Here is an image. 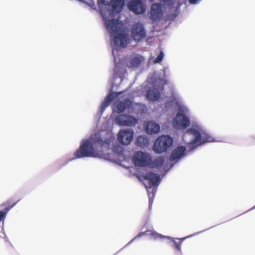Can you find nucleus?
Returning a JSON list of instances; mask_svg holds the SVG:
<instances>
[{"instance_id":"obj_1","label":"nucleus","mask_w":255,"mask_h":255,"mask_svg":"<svg viewBox=\"0 0 255 255\" xmlns=\"http://www.w3.org/2000/svg\"><path fill=\"white\" fill-rule=\"evenodd\" d=\"M124 4V0H98L100 12L113 43V54L115 63L113 85L115 86L122 81L126 73L123 60L119 58L118 53L127 46L129 40L128 30L123 23L115 18L123 10Z\"/></svg>"},{"instance_id":"obj_2","label":"nucleus","mask_w":255,"mask_h":255,"mask_svg":"<svg viewBox=\"0 0 255 255\" xmlns=\"http://www.w3.org/2000/svg\"><path fill=\"white\" fill-rule=\"evenodd\" d=\"M123 148L119 145L114 134L110 131L102 130L81 140L79 148L75 151L76 158L101 157L120 163L125 159Z\"/></svg>"},{"instance_id":"obj_3","label":"nucleus","mask_w":255,"mask_h":255,"mask_svg":"<svg viewBox=\"0 0 255 255\" xmlns=\"http://www.w3.org/2000/svg\"><path fill=\"white\" fill-rule=\"evenodd\" d=\"M190 125L189 117L180 114H176L171 122V126L174 129L181 130L186 129L183 133L182 139L191 149L207 142L219 141L201 123L193 122L191 127L187 128Z\"/></svg>"},{"instance_id":"obj_4","label":"nucleus","mask_w":255,"mask_h":255,"mask_svg":"<svg viewBox=\"0 0 255 255\" xmlns=\"http://www.w3.org/2000/svg\"><path fill=\"white\" fill-rule=\"evenodd\" d=\"M122 94V92L118 93L111 92L101 104L100 109V115L104 112L106 108L110 105L111 102L114 100H116V101L112 106L114 112L120 113L123 112L125 110H128V112L130 113L131 101L121 96Z\"/></svg>"},{"instance_id":"obj_5","label":"nucleus","mask_w":255,"mask_h":255,"mask_svg":"<svg viewBox=\"0 0 255 255\" xmlns=\"http://www.w3.org/2000/svg\"><path fill=\"white\" fill-rule=\"evenodd\" d=\"M167 68L163 70V76L160 77L157 73L150 75L147 78V82L151 85V87L147 91L146 97L148 100L154 102L158 100L161 94H163V86L167 83V81L163 77L165 76Z\"/></svg>"},{"instance_id":"obj_6","label":"nucleus","mask_w":255,"mask_h":255,"mask_svg":"<svg viewBox=\"0 0 255 255\" xmlns=\"http://www.w3.org/2000/svg\"><path fill=\"white\" fill-rule=\"evenodd\" d=\"M177 110L176 114L182 116H187L189 113V108L183 102L181 95L175 90L171 91V95L169 100L164 105L162 110L163 112H173Z\"/></svg>"},{"instance_id":"obj_7","label":"nucleus","mask_w":255,"mask_h":255,"mask_svg":"<svg viewBox=\"0 0 255 255\" xmlns=\"http://www.w3.org/2000/svg\"><path fill=\"white\" fill-rule=\"evenodd\" d=\"M160 181V176L152 172H148L143 176L142 182L148 193L149 204L153 201V198L156 192L157 186L159 185Z\"/></svg>"},{"instance_id":"obj_8","label":"nucleus","mask_w":255,"mask_h":255,"mask_svg":"<svg viewBox=\"0 0 255 255\" xmlns=\"http://www.w3.org/2000/svg\"><path fill=\"white\" fill-rule=\"evenodd\" d=\"M173 139L169 135H161L155 140L153 150L157 153H161L166 151L173 144Z\"/></svg>"},{"instance_id":"obj_9","label":"nucleus","mask_w":255,"mask_h":255,"mask_svg":"<svg viewBox=\"0 0 255 255\" xmlns=\"http://www.w3.org/2000/svg\"><path fill=\"white\" fill-rule=\"evenodd\" d=\"M149 18L154 22H159L163 19L169 20L167 18V13L164 17L162 5L159 3H153L150 8Z\"/></svg>"},{"instance_id":"obj_10","label":"nucleus","mask_w":255,"mask_h":255,"mask_svg":"<svg viewBox=\"0 0 255 255\" xmlns=\"http://www.w3.org/2000/svg\"><path fill=\"white\" fill-rule=\"evenodd\" d=\"M151 159L150 154L142 151L136 152L132 157V161L136 166H146L150 163Z\"/></svg>"},{"instance_id":"obj_11","label":"nucleus","mask_w":255,"mask_h":255,"mask_svg":"<svg viewBox=\"0 0 255 255\" xmlns=\"http://www.w3.org/2000/svg\"><path fill=\"white\" fill-rule=\"evenodd\" d=\"M115 123L123 127H132L137 123L136 118L130 115L122 114L118 115L115 119Z\"/></svg>"},{"instance_id":"obj_12","label":"nucleus","mask_w":255,"mask_h":255,"mask_svg":"<svg viewBox=\"0 0 255 255\" xmlns=\"http://www.w3.org/2000/svg\"><path fill=\"white\" fill-rule=\"evenodd\" d=\"M134 131L131 128L120 129L117 135L118 141L124 145H128L132 141Z\"/></svg>"},{"instance_id":"obj_13","label":"nucleus","mask_w":255,"mask_h":255,"mask_svg":"<svg viewBox=\"0 0 255 255\" xmlns=\"http://www.w3.org/2000/svg\"><path fill=\"white\" fill-rule=\"evenodd\" d=\"M146 33L143 24L137 22L131 27V36L136 41H139L146 37Z\"/></svg>"},{"instance_id":"obj_14","label":"nucleus","mask_w":255,"mask_h":255,"mask_svg":"<svg viewBox=\"0 0 255 255\" xmlns=\"http://www.w3.org/2000/svg\"><path fill=\"white\" fill-rule=\"evenodd\" d=\"M128 9L135 14L139 15L145 12V6L140 0H131L127 4Z\"/></svg>"},{"instance_id":"obj_15","label":"nucleus","mask_w":255,"mask_h":255,"mask_svg":"<svg viewBox=\"0 0 255 255\" xmlns=\"http://www.w3.org/2000/svg\"><path fill=\"white\" fill-rule=\"evenodd\" d=\"M145 60L142 55L134 53L129 56L128 61L126 64L128 67L135 69L138 68Z\"/></svg>"},{"instance_id":"obj_16","label":"nucleus","mask_w":255,"mask_h":255,"mask_svg":"<svg viewBox=\"0 0 255 255\" xmlns=\"http://www.w3.org/2000/svg\"><path fill=\"white\" fill-rule=\"evenodd\" d=\"M186 155V148L184 146H179L175 148L170 156V161L176 163Z\"/></svg>"},{"instance_id":"obj_17","label":"nucleus","mask_w":255,"mask_h":255,"mask_svg":"<svg viewBox=\"0 0 255 255\" xmlns=\"http://www.w3.org/2000/svg\"><path fill=\"white\" fill-rule=\"evenodd\" d=\"M152 166L161 172H166L169 170L167 165L165 163V158L162 156L155 158L153 162Z\"/></svg>"},{"instance_id":"obj_18","label":"nucleus","mask_w":255,"mask_h":255,"mask_svg":"<svg viewBox=\"0 0 255 255\" xmlns=\"http://www.w3.org/2000/svg\"><path fill=\"white\" fill-rule=\"evenodd\" d=\"M151 238L155 240L161 239V240H164V239H168L169 240L172 241L174 242V244L177 249L178 251H181V244L182 243H178L176 241V239L175 238H171L170 237L168 236H163L160 234L157 233L155 231L151 232Z\"/></svg>"},{"instance_id":"obj_19","label":"nucleus","mask_w":255,"mask_h":255,"mask_svg":"<svg viewBox=\"0 0 255 255\" xmlns=\"http://www.w3.org/2000/svg\"><path fill=\"white\" fill-rule=\"evenodd\" d=\"M144 126L146 132L150 134L158 133L160 128L159 124L154 121L145 123Z\"/></svg>"},{"instance_id":"obj_20","label":"nucleus","mask_w":255,"mask_h":255,"mask_svg":"<svg viewBox=\"0 0 255 255\" xmlns=\"http://www.w3.org/2000/svg\"><path fill=\"white\" fill-rule=\"evenodd\" d=\"M146 107L145 105L139 103H133L131 102L130 113L140 114L145 112Z\"/></svg>"},{"instance_id":"obj_21","label":"nucleus","mask_w":255,"mask_h":255,"mask_svg":"<svg viewBox=\"0 0 255 255\" xmlns=\"http://www.w3.org/2000/svg\"><path fill=\"white\" fill-rule=\"evenodd\" d=\"M136 144L141 147H144L149 144V139L145 135H139L136 140Z\"/></svg>"},{"instance_id":"obj_22","label":"nucleus","mask_w":255,"mask_h":255,"mask_svg":"<svg viewBox=\"0 0 255 255\" xmlns=\"http://www.w3.org/2000/svg\"><path fill=\"white\" fill-rule=\"evenodd\" d=\"M164 53L162 51H160L159 54L157 56V57L154 60V62L155 63H157L160 62L163 58Z\"/></svg>"},{"instance_id":"obj_23","label":"nucleus","mask_w":255,"mask_h":255,"mask_svg":"<svg viewBox=\"0 0 255 255\" xmlns=\"http://www.w3.org/2000/svg\"><path fill=\"white\" fill-rule=\"evenodd\" d=\"M154 231H146L144 233H142L141 234H139L134 239H133V240H134V239H135L136 238L139 237H140L141 236H142V235H143L144 233L147 235H150L151 236V232H153Z\"/></svg>"},{"instance_id":"obj_24","label":"nucleus","mask_w":255,"mask_h":255,"mask_svg":"<svg viewBox=\"0 0 255 255\" xmlns=\"http://www.w3.org/2000/svg\"><path fill=\"white\" fill-rule=\"evenodd\" d=\"M189 2L191 4H198L202 0H188Z\"/></svg>"},{"instance_id":"obj_25","label":"nucleus","mask_w":255,"mask_h":255,"mask_svg":"<svg viewBox=\"0 0 255 255\" xmlns=\"http://www.w3.org/2000/svg\"><path fill=\"white\" fill-rule=\"evenodd\" d=\"M6 213L3 211H0V221L4 219L6 216Z\"/></svg>"},{"instance_id":"obj_26","label":"nucleus","mask_w":255,"mask_h":255,"mask_svg":"<svg viewBox=\"0 0 255 255\" xmlns=\"http://www.w3.org/2000/svg\"><path fill=\"white\" fill-rule=\"evenodd\" d=\"M193 235H190V236H187L186 237H185V238H175L176 240H181V241H184L187 238H190V237H192Z\"/></svg>"},{"instance_id":"obj_27","label":"nucleus","mask_w":255,"mask_h":255,"mask_svg":"<svg viewBox=\"0 0 255 255\" xmlns=\"http://www.w3.org/2000/svg\"><path fill=\"white\" fill-rule=\"evenodd\" d=\"M255 208V206L253 208V209Z\"/></svg>"}]
</instances>
